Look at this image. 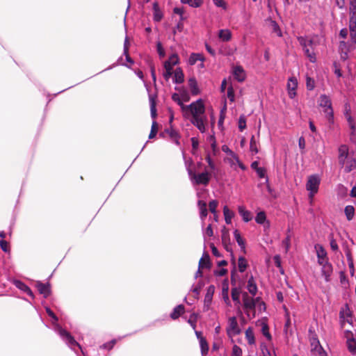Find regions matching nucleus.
Listing matches in <instances>:
<instances>
[{"instance_id":"55","label":"nucleus","mask_w":356,"mask_h":356,"mask_svg":"<svg viewBox=\"0 0 356 356\" xmlns=\"http://www.w3.org/2000/svg\"><path fill=\"white\" fill-rule=\"evenodd\" d=\"M243 350L241 347L234 345L232 349L231 356H242Z\"/></svg>"},{"instance_id":"19","label":"nucleus","mask_w":356,"mask_h":356,"mask_svg":"<svg viewBox=\"0 0 356 356\" xmlns=\"http://www.w3.org/2000/svg\"><path fill=\"white\" fill-rule=\"evenodd\" d=\"M339 163L343 162V160L350 157L351 156L349 154V149L348 147L346 145H341L339 147Z\"/></svg>"},{"instance_id":"45","label":"nucleus","mask_w":356,"mask_h":356,"mask_svg":"<svg viewBox=\"0 0 356 356\" xmlns=\"http://www.w3.org/2000/svg\"><path fill=\"white\" fill-rule=\"evenodd\" d=\"M236 159L233 158L232 156H227L225 159V161L229 164L231 168L236 170V167L237 165V163L238 162L239 158L238 156L235 154Z\"/></svg>"},{"instance_id":"49","label":"nucleus","mask_w":356,"mask_h":356,"mask_svg":"<svg viewBox=\"0 0 356 356\" xmlns=\"http://www.w3.org/2000/svg\"><path fill=\"white\" fill-rule=\"evenodd\" d=\"M270 26L273 33H275L279 37L282 36L281 30L278 24L275 21L271 20L270 22Z\"/></svg>"},{"instance_id":"43","label":"nucleus","mask_w":356,"mask_h":356,"mask_svg":"<svg viewBox=\"0 0 356 356\" xmlns=\"http://www.w3.org/2000/svg\"><path fill=\"white\" fill-rule=\"evenodd\" d=\"M247 266H248L247 260L243 257H240L238 258V270L241 273H243L246 270Z\"/></svg>"},{"instance_id":"23","label":"nucleus","mask_w":356,"mask_h":356,"mask_svg":"<svg viewBox=\"0 0 356 356\" xmlns=\"http://www.w3.org/2000/svg\"><path fill=\"white\" fill-rule=\"evenodd\" d=\"M36 287L40 294L47 298L50 294V286L49 284H43L40 282H37Z\"/></svg>"},{"instance_id":"16","label":"nucleus","mask_w":356,"mask_h":356,"mask_svg":"<svg viewBox=\"0 0 356 356\" xmlns=\"http://www.w3.org/2000/svg\"><path fill=\"white\" fill-rule=\"evenodd\" d=\"M14 285L19 290L24 291L32 298H34V295L31 289L24 282L20 280H15L13 281Z\"/></svg>"},{"instance_id":"31","label":"nucleus","mask_w":356,"mask_h":356,"mask_svg":"<svg viewBox=\"0 0 356 356\" xmlns=\"http://www.w3.org/2000/svg\"><path fill=\"white\" fill-rule=\"evenodd\" d=\"M197 60L204 62V56L201 54L193 53L191 54V56L188 58V63L191 65H193L196 63V62Z\"/></svg>"},{"instance_id":"14","label":"nucleus","mask_w":356,"mask_h":356,"mask_svg":"<svg viewBox=\"0 0 356 356\" xmlns=\"http://www.w3.org/2000/svg\"><path fill=\"white\" fill-rule=\"evenodd\" d=\"M349 10V26L356 27V0H350Z\"/></svg>"},{"instance_id":"29","label":"nucleus","mask_w":356,"mask_h":356,"mask_svg":"<svg viewBox=\"0 0 356 356\" xmlns=\"http://www.w3.org/2000/svg\"><path fill=\"white\" fill-rule=\"evenodd\" d=\"M298 40L302 47V49L312 48V47H313V41L307 37L300 36L298 38Z\"/></svg>"},{"instance_id":"60","label":"nucleus","mask_w":356,"mask_h":356,"mask_svg":"<svg viewBox=\"0 0 356 356\" xmlns=\"http://www.w3.org/2000/svg\"><path fill=\"white\" fill-rule=\"evenodd\" d=\"M207 141L211 144V149L213 152L216 151V141L214 136V134H211L208 136Z\"/></svg>"},{"instance_id":"15","label":"nucleus","mask_w":356,"mask_h":356,"mask_svg":"<svg viewBox=\"0 0 356 356\" xmlns=\"http://www.w3.org/2000/svg\"><path fill=\"white\" fill-rule=\"evenodd\" d=\"M232 74L234 79H236L239 82H242L245 79V72L240 65L233 67Z\"/></svg>"},{"instance_id":"18","label":"nucleus","mask_w":356,"mask_h":356,"mask_svg":"<svg viewBox=\"0 0 356 356\" xmlns=\"http://www.w3.org/2000/svg\"><path fill=\"white\" fill-rule=\"evenodd\" d=\"M332 272L333 268L330 263L321 267V275L324 277L325 281L327 282L330 281Z\"/></svg>"},{"instance_id":"4","label":"nucleus","mask_w":356,"mask_h":356,"mask_svg":"<svg viewBox=\"0 0 356 356\" xmlns=\"http://www.w3.org/2000/svg\"><path fill=\"white\" fill-rule=\"evenodd\" d=\"M350 38L348 40H340L339 44V53L341 59L346 60L350 56V53L356 48V27L349 26Z\"/></svg>"},{"instance_id":"62","label":"nucleus","mask_w":356,"mask_h":356,"mask_svg":"<svg viewBox=\"0 0 356 356\" xmlns=\"http://www.w3.org/2000/svg\"><path fill=\"white\" fill-rule=\"evenodd\" d=\"M169 135L170 136V138L174 140V142L177 144V145H179V134L178 133L175 131V130H170L169 131Z\"/></svg>"},{"instance_id":"61","label":"nucleus","mask_w":356,"mask_h":356,"mask_svg":"<svg viewBox=\"0 0 356 356\" xmlns=\"http://www.w3.org/2000/svg\"><path fill=\"white\" fill-rule=\"evenodd\" d=\"M157 133V124L155 121L152 122L151 131L149 135V138L152 139L155 137L156 134Z\"/></svg>"},{"instance_id":"17","label":"nucleus","mask_w":356,"mask_h":356,"mask_svg":"<svg viewBox=\"0 0 356 356\" xmlns=\"http://www.w3.org/2000/svg\"><path fill=\"white\" fill-rule=\"evenodd\" d=\"M197 206L200 210V217L202 220V227L204 224V219L208 214V211L207 208V203L203 200H199L197 202Z\"/></svg>"},{"instance_id":"22","label":"nucleus","mask_w":356,"mask_h":356,"mask_svg":"<svg viewBox=\"0 0 356 356\" xmlns=\"http://www.w3.org/2000/svg\"><path fill=\"white\" fill-rule=\"evenodd\" d=\"M188 87L190 88L191 92L193 95H197L200 92V88L198 87V84L197 80L195 77L189 78L188 81Z\"/></svg>"},{"instance_id":"51","label":"nucleus","mask_w":356,"mask_h":356,"mask_svg":"<svg viewBox=\"0 0 356 356\" xmlns=\"http://www.w3.org/2000/svg\"><path fill=\"white\" fill-rule=\"evenodd\" d=\"M339 38L341 40H348L350 38V28L342 29L339 32Z\"/></svg>"},{"instance_id":"2","label":"nucleus","mask_w":356,"mask_h":356,"mask_svg":"<svg viewBox=\"0 0 356 356\" xmlns=\"http://www.w3.org/2000/svg\"><path fill=\"white\" fill-rule=\"evenodd\" d=\"M46 312L47 314L52 318V325L54 326V331L60 337L62 340L73 350L76 352V348H78L81 350L83 355H85V353L81 348L79 343L76 341L74 338L70 334V332L63 329L62 327L58 324V317L49 307H46Z\"/></svg>"},{"instance_id":"32","label":"nucleus","mask_w":356,"mask_h":356,"mask_svg":"<svg viewBox=\"0 0 356 356\" xmlns=\"http://www.w3.org/2000/svg\"><path fill=\"white\" fill-rule=\"evenodd\" d=\"M234 236L238 243V245L240 246L242 251L245 252V243L243 238L241 237L238 230L235 229L234 231Z\"/></svg>"},{"instance_id":"37","label":"nucleus","mask_w":356,"mask_h":356,"mask_svg":"<svg viewBox=\"0 0 356 356\" xmlns=\"http://www.w3.org/2000/svg\"><path fill=\"white\" fill-rule=\"evenodd\" d=\"M172 99L180 106L181 110L182 113H184V112L185 111V110L186 108L187 105L184 104L183 101H182L181 98L180 97L179 95L177 93L172 94Z\"/></svg>"},{"instance_id":"3","label":"nucleus","mask_w":356,"mask_h":356,"mask_svg":"<svg viewBox=\"0 0 356 356\" xmlns=\"http://www.w3.org/2000/svg\"><path fill=\"white\" fill-rule=\"evenodd\" d=\"M243 309L249 319L254 318L256 316V308L261 312L266 309L265 303L261 300L260 298H254L250 296L247 293L243 294Z\"/></svg>"},{"instance_id":"6","label":"nucleus","mask_w":356,"mask_h":356,"mask_svg":"<svg viewBox=\"0 0 356 356\" xmlns=\"http://www.w3.org/2000/svg\"><path fill=\"white\" fill-rule=\"evenodd\" d=\"M321 180V177L317 174L312 175L307 178L306 189L309 192V198L311 202L318 191Z\"/></svg>"},{"instance_id":"50","label":"nucleus","mask_w":356,"mask_h":356,"mask_svg":"<svg viewBox=\"0 0 356 356\" xmlns=\"http://www.w3.org/2000/svg\"><path fill=\"white\" fill-rule=\"evenodd\" d=\"M266 220V216L265 212L260 211L257 214V216L255 218V221L260 225H262L264 223V222Z\"/></svg>"},{"instance_id":"5","label":"nucleus","mask_w":356,"mask_h":356,"mask_svg":"<svg viewBox=\"0 0 356 356\" xmlns=\"http://www.w3.org/2000/svg\"><path fill=\"white\" fill-rule=\"evenodd\" d=\"M318 105L323 108L325 117L330 124L334 123V111L332 106V101L329 96L323 94L318 99Z\"/></svg>"},{"instance_id":"57","label":"nucleus","mask_w":356,"mask_h":356,"mask_svg":"<svg viewBox=\"0 0 356 356\" xmlns=\"http://www.w3.org/2000/svg\"><path fill=\"white\" fill-rule=\"evenodd\" d=\"M213 2L214 5L218 8H220L225 10L227 8V4L225 0H213Z\"/></svg>"},{"instance_id":"27","label":"nucleus","mask_w":356,"mask_h":356,"mask_svg":"<svg viewBox=\"0 0 356 356\" xmlns=\"http://www.w3.org/2000/svg\"><path fill=\"white\" fill-rule=\"evenodd\" d=\"M245 336L249 345L252 346L255 344L256 341L252 327H249L248 328L246 329L245 332Z\"/></svg>"},{"instance_id":"56","label":"nucleus","mask_w":356,"mask_h":356,"mask_svg":"<svg viewBox=\"0 0 356 356\" xmlns=\"http://www.w3.org/2000/svg\"><path fill=\"white\" fill-rule=\"evenodd\" d=\"M218 206V202L216 200H211L209 203V211L216 216V209Z\"/></svg>"},{"instance_id":"38","label":"nucleus","mask_w":356,"mask_h":356,"mask_svg":"<svg viewBox=\"0 0 356 356\" xmlns=\"http://www.w3.org/2000/svg\"><path fill=\"white\" fill-rule=\"evenodd\" d=\"M213 289H214L213 286H210L209 288V289H208L207 293L205 296V298H204V309H208L209 304L211 302L212 294H213Z\"/></svg>"},{"instance_id":"44","label":"nucleus","mask_w":356,"mask_h":356,"mask_svg":"<svg viewBox=\"0 0 356 356\" xmlns=\"http://www.w3.org/2000/svg\"><path fill=\"white\" fill-rule=\"evenodd\" d=\"M261 333L266 338V339L268 341L271 340L272 337L269 332L268 325L264 322L261 323Z\"/></svg>"},{"instance_id":"33","label":"nucleus","mask_w":356,"mask_h":356,"mask_svg":"<svg viewBox=\"0 0 356 356\" xmlns=\"http://www.w3.org/2000/svg\"><path fill=\"white\" fill-rule=\"evenodd\" d=\"M223 214L225 216V222L228 225L232 223V219L234 217V213L227 206L223 207Z\"/></svg>"},{"instance_id":"10","label":"nucleus","mask_w":356,"mask_h":356,"mask_svg":"<svg viewBox=\"0 0 356 356\" xmlns=\"http://www.w3.org/2000/svg\"><path fill=\"white\" fill-rule=\"evenodd\" d=\"M310 345L311 350L312 352L314 353V354L317 355L318 356H327V353L322 348L316 335H314L310 337Z\"/></svg>"},{"instance_id":"25","label":"nucleus","mask_w":356,"mask_h":356,"mask_svg":"<svg viewBox=\"0 0 356 356\" xmlns=\"http://www.w3.org/2000/svg\"><path fill=\"white\" fill-rule=\"evenodd\" d=\"M238 211L240 216L242 217L243 220L245 222H249L252 218V215L250 211L245 209L243 206H239L238 207Z\"/></svg>"},{"instance_id":"7","label":"nucleus","mask_w":356,"mask_h":356,"mask_svg":"<svg viewBox=\"0 0 356 356\" xmlns=\"http://www.w3.org/2000/svg\"><path fill=\"white\" fill-rule=\"evenodd\" d=\"M188 173L189 178L192 182V184L197 185H204L207 186L209 183L211 179V175L207 171H204L201 173H195L193 172L191 169H188Z\"/></svg>"},{"instance_id":"26","label":"nucleus","mask_w":356,"mask_h":356,"mask_svg":"<svg viewBox=\"0 0 356 356\" xmlns=\"http://www.w3.org/2000/svg\"><path fill=\"white\" fill-rule=\"evenodd\" d=\"M173 82L177 84L182 83L184 81V74L180 67H177L174 72Z\"/></svg>"},{"instance_id":"40","label":"nucleus","mask_w":356,"mask_h":356,"mask_svg":"<svg viewBox=\"0 0 356 356\" xmlns=\"http://www.w3.org/2000/svg\"><path fill=\"white\" fill-rule=\"evenodd\" d=\"M148 95H149V103H150L151 116H152V118H154L156 115V103H155L156 97L153 96L150 93Z\"/></svg>"},{"instance_id":"35","label":"nucleus","mask_w":356,"mask_h":356,"mask_svg":"<svg viewBox=\"0 0 356 356\" xmlns=\"http://www.w3.org/2000/svg\"><path fill=\"white\" fill-rule=\"evenodd\" d=\"M355 208L352 205H348L344 209V213L346 215V217L348 221H350L353 220L354 216H355Z\"/></svg>"},{"instance_id":"9","label":"nucleus","mask_w":356,"mask_h":356,"mask_svg":"<svg viewBox=\"0 0 356 356\" xmlns=\"http://www.w3.org/2000/svg\"><path fill=\"white\" fill-rule=\"evenodd\" d=\"M339 318L341 327H344L346 323L353 325V314L348 305L341 309Z\"/></svg>"},{"instance_id":"41","label":"nucleus","mask_w":356,"mask_h":356,"mask_svg":"<svg viewBox=\"0 0 356 356\" xmlns=\"http://www.w3.org/2000/svg\"><path fill=\"white\" fill-rule=\"evenodd\" d=\"M202 356H206L209 351V345L206 339H200L199 341Z\"/></svg>"},{"instance_id":"58","label":"nucleus","mask_w":356,"mask_h":356,"mask_svg":"<svg viewBox=\"0 0 356 356\" xmlns=\"http://www.w3.org/2000/svg\"><path fill=\"white\" fill-rule=\"evenodd\" d=\"M246 127V119L244 115H241L238 119V129L243 131Z\"/></svg>"},{"instance_id":"46","label":"nucleus","mask_w":356,"mask_h":356,"mask_svg":"<svg viewBox=\"0 0 356 356\" xmlns=\"http://www.w3.org/2000/svg\"><path fill=\"white\" fill-rule=\"evenodd\" d=\"M173 13L179 15V21H184L186 19V17L184 16L185 10L183 7L174 8Z\"/></svg>"},{"instance_id":"24","label":"nucleus","mask_w":356,"mask_h":356,"mask_svg":"<svg viewBox=\"0 0 356 356\" xmlns=\"http://www.w3.org/2000/svg\"><path fill=\"white\" fill-rule=\"evenodd\" d=\"M163 12L159 8L157 2H154L153 4V18L156 22H160L163 18Z\"/></svg>"},{"instance_id":"52","label":"nucleus","mask_w":356,"mask_h":356,"mask_svg":"<svg viewBox=\"0 0 356 356\" xmlns=\"http://www.w3.org/2000/svg\"><path fill=\"white\" fill-rule=\"evenodd\" d=\"M232 298L234 302L240 303V290L238 289L233 288L232 289Z\"/></svg>"},{"instance_id":"42","label":"nucleus","mask_w":356,"mask_h":356,"mask_svg":"<svg viewBox=\"0 0 356 356\" xmlns=\"http://www.w3.org/2000/svg\"><path fill=\"white\" fill-rule=\"evenodd\" d=\"M199 268H210V263H209V258L207 254H205V257L203 256L200 261H199Z\"/></svg>"},{"instance_id":"59","label":"nucleus","mask_w":356,"mask_h":356,"mask_svg":"<svg viewBox=\"0 0 356 356\" xmlns=\"http://www.w3.org/2000/svg\"><path fill=\"white\" fill-rule=\"evenodd\" d=\"M306 86H307V90H312L314 87H315V81L314 80L309 77V76H307L306 78Z\"/></svg>"},{"instance_id":"48","label":"nucleus","mask_w":356,"mask_h":356,"mask_svg":"<svg viewBox=\"0 0 356 356\" xmlns=\"http://www.w3.org/2000/svg\"><path fill=\"white\" fill-rule=\"evenodd\" d=\"M315 248L316 250L317 259L327 257V252L321 245L316 246Z\"/></svg>"},{"instance_id":"12","label":"nucleus","mask_w":356,"mask_h":356,"mask_svg":"<svg viewBox=\"0 0 356 356\" xmlns=\"http://www.w3.org/2000/svg\"><path fill=\"white\" fill-rule=\"evenodd\" d=\"M286 86L289 97L291 99H294L296 96V89L298 88L297 79L295 76L290 77L288 80Z\"/></svg>"},{"instance_id":"39","label":"nucleus","mask_w":356,"mask_h":356,"mask_svg":"<svg viewBox=\"0 0 356 356\" xmlns=\"http://www.w3.org/2000/svg\"><path fill=\"white\" fill-rule=\"evenodd\" d=\"M305 54L306 56L309 58V61L311 63H315L316 61V54L314 52V48L312 47V48H307L303 49Z\"/></svg>"},{"instance_id":"54","label":"nucleus","mask_w":356,"mask_h":356,"mask_svg":"<svg viewBox=\"0 0 356 356\" xmlns=\"http://www.w3.org/2000/svg\"><path fill=\"white\" fill-rule=\"evenodd\" d=\"M165 63H168L170 66L173 67L179 63V57L177 54H172Z\"/></svg>"},{"instance_id":"53","label":"nucleus","mask_w":356,"mask_h":356,"mask_svg":"<svg viewBox=\"0 0 356 356\" xmlns=\"http://www.w3.org/2000/svg\"><path fill=\"white\" fill-rule=\"evenodd\" d=\"M256 172L259 178H265L266 183L268 182V178L266 177V170L265 168L260 167L259 169H257Z\"/></svg>"},{"instance_id":"28","label":"nucleus","mask_w":356,"mask_h":356,"mask_svg":"<svg viewBox=\"0 0 356 356\" xmlns=\"http://www.w3.org/2000/svg\"><path fill=\"white\" fill-rule=\"evenodd\" d=\"M247 289L252 296H254L257 294V286L252 276H251L248 281Z\"/></svg>"},{"instance_id":"47","label":"nucleus","mask_w":356,"mask_h":356,"mask_svg":"<svg viewBox=\"0 0 356 356\" xmlns=\"http://www.w3.org/2000/svg\"><path fill=\"white\" fill-rule=\"evenodd\" d=\"M282 245L284 248L285 253H287L291 247V235L287 234L286 238L282 241Z\"/></svg>"},{"instance_id":"36","label":"nucleus","mask_w":356,"mask_h":356,"mask_svg":"<svg viewBox=\"0 0 356 356\" xmlns=\"http://www.w3.org/2000/svg\"><path fill=\"white\" fill-rule=\"evenodd\" d=\"M172 68L173 67L170 66L168 63H164V72L163 73V76L166 81H168L172 75Z\"/></svg>"},{"instance_id":"13","label":"nucleus","mask_w":356,"mask_h":356,"mask_svg":"<svg viewBox=\"0 0 356 356\" xmlns=\"http://www.w3.org/2000/svg\"><path fill=\"white\" fill-rule=\"evenodd\" d=\"M347 339V345L349 351L353 354H356V339L353 337V334L349 330H346L344 334Z\"/></svg>"},{"instance_id":"21","label":"nucleus","mask_w":356,"mask_h":356,"mask_svg":"<svg viewBox=\"0 0 356 356\" xmlns=\"http://www.w3.org/2000/svg\"><path fill=\"white\" fill-rule=\"evenodd\" d=\"M218 37L221 42H229L232 40V33L228 29H220L218 31Z\"/></svg>"},{"instance_id":"30","label":"nucleus","mask_w":356,"mask_h":356,"mask_svg":"<svg viewBox=\"0 0 356 356\" xmlns=\"http://www.w3.org/2000/svg\"><path fill=\"white\" fill-rule=\"evenodd\" d=\"M184 307L182 305H179L175 307L170 314V318L173 320L177 319L184 312Z\"/></svg>"},{"instance_id":"64","label":"nucleus","mask_w":356,"mask_h":356,"mask_svg":"<svg viewBox=\"0 0 356 356\" xmlns=\"http://www.w3.org/2000/svg\"><path fill=\"white\" fill-rule=\"evenodd\" d=\"M196 321H197V315L195 314H192L188 320V323L191 325L193 330H195L196 327Z\"/></svg>"},{"instance_id":"8","label":"nucleus","mask_w":356,"mask_h":356,"mask_svg":"<svg viewBox=\"0 0 356 356\" xmlns=\"http://www.w3.org/2000/svg\"><path fill=\"white\" fill-rule=\"evenodd\" d=\"M226 332L229 338H232L241 334V329L235 316H231L228 318Z\"/></svg>"},{"instance_id":"20","label":"nucleus","mask_w":356,"mask_h":356,"mask_svg":"<svg viewBox=\"0 0 356 356\" xmlns=\"http://www.w3.org/2000/svg\"><path fill=\"white\" fill-rule=\"evenodd\" d=\"M344 116L348 122V125L350 129V135L354 136L356 131V123L355 119L351 116L350 112L346 111Z\"/></svg>"},{"instance_id":"1","label":"nucleus","mask_w":356,"mask_h":356,"mask_svg":"<svg viewBox=\"0 0 356 356\" xmlns=\"http://www.w3.org/2000/svg\"><path fill=\"white\" fill-rule=\"evenodd\" d=\"M184 117L191 116V122L201 132L204 133L207 130V117L205 115V106L201 99L187 105L183 113Z\"/></svg>"},{"instance_id":"11","label":"nucleus","mask_w":356,"mask_h":356,"mask_svg":"<svg viewBox=\"0 0 356 356\" xmlns=\"http://www.w3.org/2000/svg\"><path fill=\"white\" fill-rule=\"evenodd\" d=\"M339 165L343 168L346 173H349L352 170L356 169V159L353 156L343 160V162H339Z\"/></svg>"},{"instance_id":"34","label":"nucleus","mask_w":356,"mask_h":356,"mask_svg":"<svg viewBox=\"0 0 356 356\" xmlns=\"http://www.w3.org/2000/svg\"><path fill=\"white\" fill-rule=\"evenodd\" d=\"M184 4H188L192 8H200L204 3V0H180Z\"/></svg>"},{"instance_id":"63","label":"nucleus","mask_w":356,"mask_h":356,"mask_svg":"<svg viewBox=\"0 0 356 356\" xmlns=\"http://www.w3.org/2000/svg\"><path fill=\"white\" fill-rule=\"evenodd\" d=\"M222 151L227 154V156H232L236 159L235 153L229 148V147L226 145L222 146Z\"/></svg>"}]
</instances>
